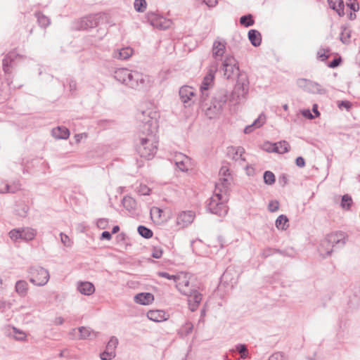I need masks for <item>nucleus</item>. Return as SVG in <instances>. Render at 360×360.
Returning <instances> with one entry per match:
<instances>
[{
    "instance_id": "nucleus-32",
    "label": "nucleus",
    "mask_w": 360,
    "mask_h": 360,
    "mask_svg": "<svg viewBox=\"0 0 360 360\" xmlns=\"http://www.w3.org/2000/svg\"><path fill=\"white\" fill-rule=\"evenodd\" d=\"M22 239L25 240H32L34 238L37 234L35 229L32 228H23L21 229Z\"/></svg>"
},
{
    "instance_id": "nucleus-40",
    "label": "nucleus",
    "mask_w": 360,
    "mask_h": 360,
    "mask_svg": "<svg viewBox=\"0 0 360 360\" xmlns=\"http://www.w3.org/2000/svg\"><path fill=\"white\" fill-rule=\"evenodd\" d=\"M352 205V199L348 194L343 195L340 202V206L343 210H349Z\"/></svg>"
},
{
    "instance_id": "nucleus-61",
    "label": "nucleus",
    "mask_w": 360,
    "mask_h": 360,
    "mask_svg": "<svg viewBox=\"0 0 360 360\" xmlns=\"http://www.w3.org/2000/svg\"><path fill=\"white\" fill-rule=\"evenodd\" d=\"M268 360H284V356L281 352H276L273 354Z\"/></svg>"
},
{
    "instance_id": "nucleus-25",
    "label": "nucleus",
    "mask_w": 360,
    "mask_h": 360,
    "mask_svg": "<svg viewBox=\"0 0 360 360\" xmlns=\"http://www.w3.org/2000/svg\"><path fill=\"white\" fill-rule=\"evenodd\" d=\"M329 7L335 11L340 16L345 15L343 0H327Z\"/></svg>"
},
{
    "instance_id": "nucleus-12",
    "label": "nucleus",
    "mask_w": 360,
    "mask_h": 360,
    "mask_svg": "<svg viewBox=\"0 0 360 360\" xmlns=\"http://www.w3.org/2000/svg\"><path fill=\"white\" fill-rule=\"evenodd\" d=\"M233 181L232 176L226 177L219 176V181L215 184V189L214 192L224 193L229 195V188Z\"/></svg>"
},
{
    "instance_id": "nucleus-19",
    "label": "nucleus",
    "mask_w": 360,
    "mask_h": 360,
    "mask_svg": "<svg viewBox=\"0 0 360 360\" xmlns=\"http://www.w3.org/2000/svg\"><path fill=\"white\" fill-rule=\"evenodd\" d=\"M133 53V49L130 47H124L113 51L112 57L120 60H127Z\"/></svg>"
},
{
    "instance_id": "nucleus-14",
    "label": "nucleus",
    "mask_w": 360,
    "mask_h": 360,
    "mask_svg": "<svg viewBox=\"0 0 360 360\" xmlns=\"http://www.w3.org/2000/svg\"><path fill=\"white\" fill-rule=\"evenodd\" d=\"M226 42L224 39L217 38L212 44V57L217 59L218 57L221 58L226 51Z\"/></svg>"
},
{
    "instance_id": "nucleus-10",
    "label": "nucleus",
    "mask_w": 360,
    "mask_h": 360,
    "mask_svg": "<svg viewBox=\"0 0 360 360\" xmlns=\"http://www.w3.org/2000/svg\"><path fill=\"white\" fill-rule=\"evenodd\" d=\"M224 75L226 79H232L234 77H240L239 67L235 58L232 56H226L222 63Z\"/></svg>"
},
{
    "instance_id": "nucleus-49",
    "label": "nucleus",
    "mask_w": 360,
    "mask_h": 360,
    "mask_svg": "<svg viewBox=\"0 0 360 360\" xmlns=\"http://www.w3.org/2000/svg\"><path fill=\"white\" fill-rule=\"evenodd\" d=\"M276 249H274L271 248H264L260 253V255L262 258H267L268 257L276 253Z\"/></svg>"
},
{
    "instance_id": "nucleus-21",
    "label": "nucleus",
    "mask_w": 360,
    "mask_h": 360,
    "mask_svg": "<svg viewBox=\"0 0 360 360\" xmlns=\"http://www.w3.org/2000/svg\"><path fill=\"white\" fill-rule=\"evenodd\" d=\"M266 122V116L262 113L250 125H248L244 129L245 134H250L254 129L261 127Z\"/></svg>"
},
{
    "instance_id": "nucleus-64",
    "label": "nucleus",
    "mask_w": 360,
    "mask_h": 360,
    "mask_svg": "<svg viewBox=\"0 0 360 360\" xmlns=\"http://www.w3.org/2000/svg\"><path fill=\"white\" fill-rule=\"evenodd\" d=\"M162 210L157 207H153L151 210H150V214L151 216H153V215H157V217L158 218H160V216H161V212H162Z\"/></svg>"
},
{
    "instance_id": "nucleus-5",
    "label": "nucleus",
    "mask_w": 360,
    "mask_h": 360,
    "mask_svg": "<svg viewBox=\"0 0 360 360\" xmlns=\"http://www.w3.org/2000/svg\"><path fill=\"white\" fill-rule=\"evenodd\" d=\"M229 195L224 193L214 192L207 205V210L219 217H224L228 213L229 207L226 202Z\"/></svg>"
},
{
    "instance_id": "nucleus-42",
    "label": "nucleus",
    "mask_w": 360,
    "mask_h": 360,
    "mask_svg": "<svg viewBox=\"0 0 360 360\" xmlns=\"http://www.w3.org/2000/svg\"><path fill=\"white\" fill-rule=\"evenodd\" d=\"M138 233L143 238L148 239L153 236V231L151 229L145 226L141 225L138 227Z\"/></svg>"
},
{
    "instance_id": "nucleus-53",
    "label": "nucleus",
    "mask_w": 360,
    "mask_h": 360,
    "mask_svg": "<svg viewBox=\"0 0 360 360\" xmlns=\"http://www.w3.org/2000/svg\"><path fill=\"white\" fill-rule=\"evenodd\" d=\"M158 275L160 277H162V278H167V279H169V280H174L175 281L176 284L177 283V281H178L177 278H179V275H177V276H176V275H170L167 272H165V271L159 272Z\"/></svg>"
},
{
    "instance_id": "nucleus-45",
    "label": "nucleus",
    "mask_w": 360,
    "mask_h": 360,
    "mask_svg": "<svg viewBox=\"0 0 360 360\" xmlns=\"http://www.w3.org/2000/svg\"><path fill=\"white\" fill-rule=\"evenodd\" d=\"M236 351L240 354L242 359L247 358L248 355V348L245 345L238 344L236 346Z\"/></svg>"
},
{
    "instance_id": "nucleus-16",
    "label": "nucleus",
    "mask_w": 360,
    "mask_h": 360,
    "mask_svg": "<svg viewBox=\"0 0 360 360\" xmlns=\"http://www.w3.org/2000/svg\"><path fill=\"white\" fill-rule=\"evenodd\" d=\"M97 25V18L94 15H89L81 18L75 28L77 30H87L89 28L96 27Z\"/></svg>"
},
{
    "instance_id": "nucleus-59",
    "label": "nucleus",
    "mask_w": 360,
    "mask_h": 360,
    "mask_svg": "<svg viewBox=\"0 0 360 360\" xmlns=\"http://www.w3.org/2000/svg\"><path fill=\"white\" fill-rule=\"evenodd\" d=\"M12 329H13V332L15 333V334H18V336H16V335L15 336V339H16L18 340H21V341L25 340L26 335L24 333L20 332L15 327L12 328Z\"/></svg>"
},
{
    "instance_id": "nucleus-3",
    "label": "nucleus",
    "mask_w": 360,
    "mask_h": 360,
    "mask_svg": "<svg viewBox=\"0 0 360 360\" xmlns=\"http://www.w3.org/2000/svg\"><path fill=\"white\" fill-rule=\"evenodd\" d=\"M348 240V236L343 231H336L328 234L321 242L320 252L323 257L330 256L334 248H341Z\"/></svg>"
},
{
    "instance_id": "nucleus-36",
    "label": "nucleus",
    "mask_w": 360,
    "mask_h": 360,
    "mask_svg": "<svg viewBox=\"0 0 360 360\" xmlns=\"http://www.w3.org/2000/svg\"><path fill=\"white\" fill-rule=\"evenodd\" d=\"M276 148L272 149L280 154H283L289 151L290 145L286 141H281L278 143H275Z\"/></svg>"
},
{
    "instance_id": "nucleus-29",
    "label": "nucleus",
    "mask_w": 360,
    "mask_h": 360,
    "mask_svg": "<svg viewBox=\"0 0 360 360\" xmlns=\"http://www.w3.org/2000/svg\"><path fill=\"white\" fill-rule=\"evenodd\" d=\"M148 19L150 21L151 25L160 29H165V27L162 25V21L164 18L155 13H148Z\"/></svg>"
},
{
    "instance_id": "nucleus-33",
    "label": "nucleus",
    "mask_w": 360,
    "mask_h": 360,
    "mask_svg": "<svg viewBox=\"0 0 360 360\" xmlns=\"http://www.w3.org/2000/svg\"><path fill=\"white\" fill-rule=\"evenodd\" d=\"M20 189V184L18 182H14L13 185L8 184H4L2 188H0V193H14Z\"/></svg>"
},
{
    "instance_id": "nucleus-17",
    "label": "nucleus",
    "mask_w": 360,
    "mask_h": 360,
    "mask_svg": "<svg viewBox=\"0 0 360 360\" xmlns=\"http://www.w3.org/2000/svg\"><path fill=\"white\" fill-rule=\"evenodd\" d=\"M20 57L15 51H10L3 60V70L5 73L8 74L10 72V69L13 65V63Z\"/></svg>"
},
{
    "instance_id": "nucleus-46",
    "label": "nucleus",
    "mask_w": 360,
    "mask_h": 360,
    "mask_svg": "<svg viewBox=\"0 0 360 360\" xmlns=\"http://www.w3.org/2000/svg\"><path fill=\"white\" fill-rule=\"evenodd\" d=\"M134 8L138 12H143L146 8V1L145 0H135Z\"/></svg>"
},
{
    "instance_id": "nucleus-8",
    "label": "nucleus",
    "mask_w": 360,
    "mask_h": 360,
    "mask_svg": "<svg viewBox=\"0 0 360 360\" xmlns=\"http://www.w3.org/2000/svg\"><path fill=\"white\" fill-rule=\"evenodd\" d=\"M249 91V82L245 76L240 75L231 95V100L239 103L246 98Z\"/></svg>"
},
{
    "instance_id": "nucleus-62",
    "label": "nucleus",
    "mask_w": 360,
    "mask_h": 360,
    "mask_svg": "<svg viewBox=\"0 0 360 360\" xmlns=\"http://www.w3.org/2000/svg\"><path fill=\"white\" fill-rule=\"evenodd\" d=\"M341 63V58H334L332 61H330L328 64V67L331 68H335L340 65Z\"/></svg>"
},
{
    "instance_id": "nucleus-26",
    "label": "nucleus",
    "mask_w": 360,
    "mask_h": 360,
    "mask_svg": "<svg viewBox=\"0 0 360 360\" xmlns=\"http://www.w3.org/2000/svg\"><path fill=\"white\" fill-rule=\"evenodd\" d=\"M52 135L57 139H66L70 136L69 130L65 127H58L52 129Z\"/></svg>"
},
{
    "instance_id": "nucleus-52",
    "label": "nucleus",
    "mask_w": 360,
    "mask_h": 360,
    "mask_svg": "<svg viewBox=\"0 0 360 360\" xmlns=\"http://www.w3.org/2000/svg\"><path fill=\"white\" fill-rule=\"evenodd\" d=\"M96 225L100 229H105L108 227V219L106 218H101L97 220Z\"/></svg>"
},
{
    "instance_id": "nucleus-18",
    "label": "nucleus",
    "mask_w": 360,
    "mask_h": 360,
    "mask_svg": "<svg viewBox=\"0 0 360 360\" xmlns=\"http://www.w3.org/2000/svg\"><path fill=\"white\" fill-rule=\"evenodd\" d=\"M153 300L154 296L150 292L138 293L134 297V302L142 305L150 304L153 302Z\"/></svg>"
},
{
    "instance_id": "nucleus-39",
    "label": "nucleus",
    "mask_w": 360,
    "mask_h": 360,
    "mask_svg": "<svg viewBox=\"0 0 360 360\" xmlns=\"http://www.w3.org/2000/svg\"><path fill=\"white\" fill-rule=\"evenodd\" d=\"M35 16L37 18V22L39 25V26L42 27H46L50 24V19L44 15L43 13L40 12H37L35 13Z\"/></svg>"
},
{
    "instance_id": "nucleus-11",
    "label": "nucleus",
    "mask_w": 360,
    "mask_h": 360,
    "mask_svg": "<svg viewBox=\"0 0 360 360\" xmlns=\"http://www.w3.org/2000/svg\"><path fill=\"white\" fill-rule=\"evenodd\" d=\"M297 84L300 88L311 94H324L326 93V90L321 84L309 79L301 78L297 79Z\"/></svg>"
},
{
    "instance_id": "nucleus-57",
    "label": "nucleus",
    "mask_w": 360,
    "mask_h": 360,
    "mask_svg": "<svg viewBox=\"0 0 360 360\" xmlns=\"http://www.w3.org/2000/svg\"><path fill=\"white\" fill-rule=\"evenodd\" d=\"M219 175L221 177H226L229 176H231L230 170L228 167L222 166L219 170Z\"/></svg>"
},
{
    "instance_id": "nucleus-31",
    "label": "nucleus",
    "mask_w": 360,
    "mask_h": 360,
    "mask_svg": "<svg viewBox=\"0 0 360 360\" xmlns=\"http://www.w3.org/2000/svg\"><path fill=\"white\" fill-rule=\"evenodd\" d=\"M243 153L244 149L242 147H231L228 150V155H231V154H232V158L236 161L239 159L245 160V159L242 158Z\"/></svg>"
},
{
    "instance_id": "nucleus-7",
    "label": "nucleus",
    "mask_w": 360,
    "mask_h": 360,
    "mask_svg": "<svg viewBox=\"0 0 360 360\" xmlns=\"http://www.w3.org/2000/svg\"><path fill=\"white\" fill-rule=\"evenodd\" d=\"M219 63L217 61L213 62L208 70L207 73L204 77L202 84L200 86V102H205L209 96L208 90L214 85V75L218 70Z\"/></svg>"
},
{
    "instance_id": "nucleus-56",
    "label": "nucleus",
    "mask_w": 360,
    "mask_h": 360,
    "mask_svg": "<svg viewBox=\"0 0 360 360\" xmlns=\"http://www.w3.org/2000/svg\"><path fill=\"white\" fill-rule=\"evenodd\" d=\"M279 208V203L278 201H270L268 205V209L271 212H276Z\"/></svg>"
},
{
    "instance_id": "nucleus-27",
    "label": "nucleus",
    "mask_w": 360,
    "mask_h": 360,
    "mask_svg": "<svg viewBox=\"0 0 360 360\" xmlns=\"http://www.w3.org/2000/svg\"><path fill=\"white\" fill-rule=\"evenodd\" d=\"M248 39L251 42L252 45L255 47H257L261 44L262 35L260 32L256 30H249Z\"/></svg>"
},
{
    "instance_id": "nucleus-54",
    "label": "nucleus",
    "mask_w": 360,
    "mask_h": 360,
    "mask_svg": "<svg viewBox=\"0 0 360 360\" xmlns=\"http://www.w3.org/2000/svg\"><path fill=\"white\" fill-rule=\"evenodd\" d=\"M347 6L354 11H357L359 9V5L356 0H348Z\"/></svg>"
},
{
    "instance_id": "nucleus-34",
    "label": "nucleus",
    "mask_w": 360,
    "mask_h": 360,
    "mask_svg": "<svg viewBox=\"0 0 360 360\" xmlns=\"http://www.w3.org/2000/svg\"><path fill=\"white\" fill-rule=\"evenodd\" d=\"M20 189V184L18 182H14L13 185L8 184H4L2 188H0V193H14Z\"/></svg>"
},
{
    "instance_id": "nucleus-37",
    "label": "nucleus",
    "mask_w": 360,
    "mask_h": 360,
    "mask_svg": "<svg viewBox=\"0 0 360 360\" xmlns=\"http://www.w3.org/2000/svg\"><path fill=\"white\" fill-rule=\"evenodd\" d=\"M351 37V30L345 26L341 27V32L340 34V41L345 44H347L350 42Z\"/></svg>"
},
{
    "instance_id": "nucleus-55",
    "label": "nucleus",
    "mask_w": 360,
    "mask_h": 360,
    "mask_svg": "<svg viewBox=\"0 0 360 360\" xmlns=\"http://www.w3.org/2000/svg\"><path fill=\"white\" fill-rule=\"evenodd\" d=\"M60 236L61 242L63 243L64 245L67 247H70L72 245V242L70 238L66 234L60 233Z\"/></svg>"
},
{
    "instance_id": "nucleus-60",
    "label": "nucleus",
    "mask_w": 360,
    "mask_h": 360,
    "mask_svg": "<svg viewBox=\"0 0 360 360\" xmlns=\"http://www.w3.org/2000/svg\"><path fill=\"white\" fill-rule=\"evenodd\" d=\"M338 107L340 109L345 108L347 110H349L352 107V103L348 101H342L339 102Z\"/></svg>"
},
{
    "instance_id": "nucleus-1",
    "label": "nucleus",
    "mask_w": 360,
    "mask_h": 360,
    "mask_svg": "<svg viewBox=\"0 0 360 360\" xmlns=\"http://www.w3.org/2000/svg\"><path fill=\"white\" fill-rule=\"evenodd\" d=\"M150 112L142 111L137 115V119L141 122L140 130L145 136H140L136 151L141 157L150 159L157 152L158 146L155 133L158 124L155 118L150 116Z\"/></svg>"
},
{
    "instance_id": "nucleus-20",
    "label": "nucleus",
    "mask_w": 360,
    "mask_h": 360,
    "mask_svg": "<svg viewBox=\"0 0 360 360\" xmlns=\"http://www.w3.org/2000/svg\"><path fill=\"white\" fill-rule=\"evenodd\" d=\"M190 162V158L181 153L176 155L175 164L176 167L182 172L187 171L188 169V164Z\"/></svg>"
},
{
    "instance_id": "nucleus-22",
    "label": "nucleus",
    "mask_w": 360,
    "mask_h": 360,
    "mask_svg": "<svg viewBox=\"0 0 360 360\" xmlns=\"http://www.w3.org/2000/svg\"><path fill=\"white\" fill-rule=\"evenodd\" d=\"M131 71L127 68H118L114 72V77L116 80L125 85Z\"/></svg>"
},
{
    "instance_id": "nucleus-23",
    "label": "nucleus",
    "mask_w": 360,
    "mask_h": 360,
    "mask_svg": "<svg viewBox=\"0 0 360 360\" xmlns=\"http://www.w3.org/2000/svg\"><path fill=\"white\" fill-rule=\"evenodd\" d=\"M77 290L83 295H90L94 292L95 288L91 283L84 281L78 283Z\"/></svg>"
},
{
    "instance_id": "nucleus-35",
    "label": "nucleus",
    "mask_w": 360,
    "mask_h": 360,
    "mask_svg": "<svg viewBox=\"0 0 360 360\" xmlns=\"http://www.w3.org/2000/svg\"><path fill=\"white\" fill-rule=\"evenodd\" d=\"M122 205L124 207L129 211H134L136 207V200L130 196H125L122 200Z\"/></svg>"
},
{
    "instance_id": "nucleus-30",
    "label": "nucleus",
    "mask_w": 360,
    "mask_h": 360,
    "mask_svg": "<svg viewBox=\"0 0 360 360\" xmlns=\"http://www.w3.org/2000/svg\"><path fill=\"white\" fill-rule=\"evenodd\" d=\"M15 288L18 295L25 297L27 292L28 283L24 280H20L16 282Z\"/></svg>"
},
{
    "instance_id": "nucleus-24",
    "label": "nucleus",
    "mask_w": 360,
    "mask_h": 360,
    "mask_svg": "<svg viewBox=\"0 0 360 360\" xmlns=\"http://www.w3.org/2000/svg\"><path fill=\"white\" fill-rule=\"evenodd\" d=\"M165 316V312L162 310H150L147 313V317L148 319L154 322H161L165 321L167 319Z\"/></svg>"
},
{
    "instance_id": "nucleus-4",
    "label": "nucleus",
    "mask_w": 360,
    "mask_h": 360,
    "mask_svg": "<svg viewBox=\"0 0 360 360\" xmlns=\"http://www.w3.org/2000/svg\"><path fill=\"white\" fill-rule=\"evenodd\" d=\"M228 99V91L225 89L218 90L214 95L211 104L206 107L205 102L201 103L202 108L205 111V115L209 119H213L221 113L223 107L226 104Z\"/></svg>"
},
{
    "instance_id": "nucleus-43",
    "label": "nucleus",
    "mask_w": 360,
    "mask_h": 360,
    "mask_svg": "<svg viewBox=\"0 0 360 360\" xmlns=\"http://www.w3.org/2000/svg\"><path fill=\"white\" fill-rule=\"evenodd\" d=\"M118 345V340L116 337L112 336L106 345V349L115 353V349Z\"/></svg>"
},
{
    "instance_id": "nucleus-15",
    "label": "nucleus",
    "mask_w": 360,
    "mask_h": 360,
    "mask_svg": "<svg viewBox=\"0 0 360 360\" xmlns=\"http://www.w3.org/2000/svg\"><path fill=\"white\" fill-rule=\"evenodd\" d=\"M179 97L181 101L188 106L191 105L190 101L192 100V98L195 96L194 89L189 86H184L179 89Z\"/></svg>"
},
{
    "instance_id": "nucleus-48",
    "label": "nucleus",
    "mask_w": 360,
    "mask_h": 360,
    "mask_svg": "<svg viewBox=\"0 0 360 360\" xmlns=\"http://www.w3.org/2000/svg\"><path fill=\"white\" fill-rule=\"evenodd\" d=\"M9 236L13 240L22 239L21 229H13L9 232Z\"/></svg>"
},
{
    "instance_id": "nucleus-13",
    "label": "nucleus",
    "mask_w": 360,
    "mask_h": 360,
    "mask_svg": "<svg viewBox=\"0 0 360 360\" xmlns=\"http://www.w3.org/2000/svg\"><path fill=\"white\" fill-rule=\"evenodd\" d=\"M194 217L195 214L192 211L182 212L176 217V224L181 228L186 227L193 222Z\"/></svg>"
},
{
    "instance_id": "nucleus-58",
    "label": "nucleus",
    "mask_w": 360,
    "mask_h": 360,
    "mask_svg": "<svg viewBox=\"0 0 360 360\" xmlns=\"http://www.w3.org/2000/svg\"><path fill=\"white\" fill-rule=\"evenodd\" d=\"M152 257L155 259H159L162 255V250L160 248H153L152 251Z\"/></svg>"
},
{
    "instance_id": "nucleus-28",
    "label": "nucleus",
    "mask_w": 360,
    "mask_h": 360,
    "mask_svg": "<svg viewBox=\"0 0 360 360\" xmlns=\"http://www.w3.org/2000/svg\"><path fill=\"white\" fill-rule=\"evenodd\" d=\"M79 332V339H92L97 336V333L91 330L90 328L81 326L78 328Z\"/></svg>"
},
{
    "instance_id": "nucleus-2",
    "label": "nucleus",
    "mask_w": 360,
    "mask_h": 360,
    "mask_svg": "<svg viewBox=\"0 0 360 360\" xmlns=\"http://www.w3.org/2000/svg\"><path fill=\"white\" fill-rule=\"evenodd\" d=\"M176 287L180 292L188 297V307L191 311H195L202 300V295L198 291L199 287L195 283V278L188 274L181 273L177 278Z\"/></svg>"
},
{
    "instance_id": "nucleus-9",
    "label": "nucleus",
    "mask_w": 360,
    "mask_h": 360,
    "mask_svg": "<svg viewBox=\"0 0 360 360\" xmlns=\"http://www.w3.org/2000/svg\"><path fill=\"white\" fill-rule=\"evenodd\" d=\"M30 281L35 285L43 286L49 279V271L41 266H32L29 269Z\"/></svg>"
},
{
    "instance_id": "nucleus-38",
    "label": "nucleus",
    "mask_w": 360,
    "mask_h": 360,
    "mask_svg": "<svg viewBox=\"0 0 360 360\" xmlns=\"http://www.w3.org/2000/svg\"><path fill=\"white\" fill-rule=\"evenodd\" d=\"M288 219L284 214H281L276 220L275 225L278 229L285 230L288 227Z\"/></svg>"
},
{
    "instance_id": "nucleus-44",
    "label": "nucleus",
    "mask_w": 360,
    "mask_h": 360,
    "mask_svg": "<svg viewBox=\"0 0 360 360\" xmlns=\"http://www.w3.org/2000/svg\"><path fill=\"white\" fill-rule=\"evenodd\" d=\"M263 177L264 183L268 185H272L276 181L275 175L270 171H266Z\"/></svg>"
},
{
    "instance_id": "nucleus-6",
    "label": "nucleus",
    "mask_w": 360,
    "mask_h": 360,
    "mask_svg": "<svg viewBox=\"0 0 360 360\" xmlns=\"http://www.w3.org/2000/svg\"><path fill=\"white\" fill-rule=\"evenodd\" d=\"M125 85L136 91H145L151 86V80L149 76L131 70Z\"/></svg>"
},
{
    "instance_id": "nucleus-50",
    "label": "nucleus",
    "mask_w": 360,
    "mask_h": 360,
    "mask_svg": "<svg viewBox=\"0 0 360 360\" xmlns=\"http://www.w3.org/2000/svg\"><path fill=\"white\" fill-rule=\"evenodd\" d=\"M27 212L28 207L25 205L20 206L18 209L15 210L16 214L21 217H25L27 214Z\"/></svg>"
},
{
    "instance_id": "nucleus-41",
    "label": "nucleus",
    "mask_w": 360,
    "mask_h": 360,
    "mask_svg": "<svg viewBox=\"0 0 360 360\" xmlns=\"http://www.w3.org/2000/svg\"><path fill=\"white\" fill-rule=\"evenodd\" d=\"M240 23L245 27H248L252 26L255 23V20L253 19V16L252 14H248L243 15L240 18Z\"/></svg>"
},
{
    "instance_id": "nucleus-47",
    "label": "nucleus",
    "mask_w": 360,
    "mask_h": 360,
    "mask_svg": "<svg viewBox=\"0 0 360 360\" xmlns=\"http://www.w3.org/2000/svg\"><path fill=\"white\" fill-rule=\"evenodd\" d=\"M330 52V49H320L317 53V56L322 61L326 60L329 58V54L328 53Z\"/></svg>"
},
{
    "instance_id": "nucleus-51",
    "label": "nucleus",
    "mask_w": 360,
    "mask_h": 360,
    "mask_svg": "<svg viewBox=\"0 0 360 360\" xmlns=\"http://www.w3.org/2000/svg\"><path fill=\"white\" fill-rule=\"evenodd\" d=\"M100 356L102 360H111L115 356V353H112L105 349V350L101 354Z\"/></svg>"
},
{
    "instance_id": "nucleus-63",
    "label": "nucleus",
    "mask_w": 360,
    "mask_h": 360,
    "mask_svg": "<svg viewBox=\"0 0 360 360\" xmlns=\"http://www.w3.org/2000/svg\"><path fill=\"white\" fill-rule=\"evenodd\" d=\"M150 191V188L146 185H141L139 189V192L143 195H149Z\"/></svg>"
}]
</instances>
